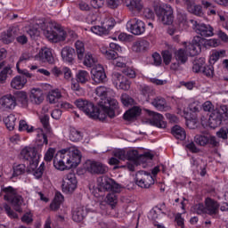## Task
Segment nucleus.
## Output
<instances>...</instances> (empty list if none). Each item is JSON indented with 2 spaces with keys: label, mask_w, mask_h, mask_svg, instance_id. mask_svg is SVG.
<instances>
[{
  "label": "nucleus",
  "mask_w": 228,
  "mask_h": 228,
  "mask_svg": "<svg viewBox=\"0 0 228 228\" xmlns=\"http://www.w3.org/2000/svg\"><path fill=\"white\" fill-rule=\"evenodd\" d=\"M96 97H94L98 107H95L92 102L78 99L75 102V106L93 118L104 122L106 118H115V111L118 110V102L115 99L108 98V89L106 86H98L95 89Z\"/></svg>",
  "instance_id": "f257e3e1"
},
{
  "label": "nucleus",
  "mask_w": 228,
  "mask_h": 228,
  "mask_svg": "<svg viewBox=\"0 0 228 228\" xmlns=\"http://www.w3.org/2000/svg\"><path fill=\"white\" fill-rule=\"evenodd\" d=\"M81 151L77 148L64 149L58 151L53 158V167L57 170L76 168L81 163Z\"/></svg>",
  "instance_id": "f03ea898"
},
{
  "label": "nucleus",
  "mask_w": 228,
  "mask_h": 228,
  "mask_svg": "<svg viewBox=\"0 0 228 228\" xmlns=\"http://www.w3.org/2000/svg\"><path fill=\"white\" fill-rule=\"evenodd\" d=\"M98 183V191H112L106 196V202L111 206V208H115L118 203V196L117 193L122 191V185L108 176L100 178Z\"/></svg>",
  "instance_id": "7ed1b4c3"
},
{
  "label": "nucleus",
  "mask_w": 228,
  "mask_h": 228,
  "mask_svg": "<svg viewBox=\"0 0 228 228\" xmlns=\"http://www.w3.org/2000/svg\"><path fill=\"white\" fill-rule=\"evenodd\" d=\"M44 36L50 42H63L67 38V32L56 23H48L46 28L43 30Z\"/></svg>",
  "instance_id": "20e7f679"
},
{
  "label": "nucleus",
  "mask_w": 228,
  "mask_h": 228,
  "mask_svg": "<svg viewBox=\"0 0 228 228\" xmlns=\"http://www.w3.org/2000/svg\"><path fill=\"white\" fill-rule=\"evenodd\" d=\"M2 192L5 193L4 195V200L11 202L12 208L18 213H22V204H24V199L19 193H17V189L12 186L4 187L2 189Z\"/></svg>",
  "instance_id": "39448f33"
},
{
  "label": "nucleus",
  "mask_w": 228,
  "mask_h": 228,
  "mask_svg": "<svg viewBox=\"0 0 228 228\" xmlns=\"http://www.w3.org/2000/svg\"><path fill=\"white\" fill-rule=\"evenodd\" d=\"M20 158L24 159V161H28L31 170H37L40 160V155L37 148L26 146L20 151Z\"/></svg>",
  "instance_id": "423d86ee"
},
{
  "label": "nucleus",
  "mask_w": 228,
  "mask_h": 228,
  "mask_svg": "<svg viewBox=\"0 0 228 228\" xmlns=\"http://www.w3.org/2000/svg\"><path fill=\"white\" fill-rule=\"evenodd\" d=\"M75 47L77 60L80 61H83L84 60V65L86 67H94V65H95L97 60L94 57V55H92V53H87L85 55V43L78 40L75 43Z\"/></svg>",
  "instance_id": "0eeeda50"
},
{
  "label": "nucleus",
  "mask_w": 228,
  "mask_h": 228,
  "mask_svg": "<svg viewBox=\"0 0 228 228\" xmlns=\"http://www.w3.org/2000/svg\"><path fill=\"white\" fill-rule=\"evenodd\" d=\"M155 12L159 20H161L162 24H166L167 26H170L172 22H174V10L170 5H163L157 7L155 9Z\"/></svg>",
  "instance_id": "6e6552de"
},
{
  "label": "nucleus",
  "mask_w": 228,
  "mask_h": 228,
  "mask_svg": "<svg viewBox=\"0 0 228 228\" xmlns=\"http://www.w3.org/2000/svg\"><path fill=\"white\" fill-rule=\"evenodd\" d=\"M115 27V20L113 18H107L102 22V26H93L90 29L94 35H110V29Z\"/></svg>",
  "instance_id": "1a4fd4ad"
},
{
  "label": "nucleus",
  "mask_w": 228,
  "mask_h": 228,
  "mask_svg": "<svg viewBox=\"0 0 228 228\" xmlns=\"http://www.w3.org/2000/svg\"><path fill=\"white\" fill-rule=\"evenodd\" d=\"M135 183L140 188H151L154 184V177L151 173L139 171L135 175Z\"/></svg>",
  "instance_id": "9d476101"
},
{
  "label": "nucleus",
  "mask_w": 228,
  "mask_h": 228,
  "mask_svg": "<svg viewBox=\"0 0 228 228\" xmlns=\"http://www.w3.org/2000/svg\"><path fill=\"white\" fill-rule=\"evenodd\" d=\"M62 191L63 193H73L74 190L77 188V179L74 173H69L62 180Z\"/></svg>",
  "instance_id": "9b49d317"
},
{
  "label": "nucleus",
  "mask_w": 228,
  "mask_h": 228,
  "mask_svg": "<svg viewBox=\"0 0 228 228\" xmlns=\"http://www.w3.org/2000/svg\"><path fill=\"white\" fill-rule=\"evenodd\" d=\"M126 29H128L132 35H143V33H145V22L136 18L131 19L126 23Z\"/></svg>",
  "instance_id": "f8f14e48"
},
{
  "label": "nucleus",
  "mask_w": 228,
  "mask_h": 228,
  "mask_svg": "<svg viewBox=\"0 0 228 228\" xmlns=\"http://www.w3.org/2000/svg\"><path fill=\"white\" fill-rule=\"evenodd\" d=\"M86 168L90 174H96L97 175L107 174L109 170L108 166L102 164V162L92 160L86 163Z\"/></svg>",
  "instance_id": "ddd939ff"
},
{
  "label": "nucleus",
  "mask_w": 228,
  "mask_h": 228,
  "mask_svg": "<svg viewBox=\"0 0 228 228\" xmlns=\"http://www.w3.org/2000/svg\"><path fill=\"white\" fill-rule=\"evenodd\" d=\"M91 77L95 85H101V83H106V72L102 65H98L93 68L91 70Z\"/></svg>",
  "instance_id": "4468645a"
},
{
  "label": "nucleus",
  "mask_w": 228,
  "mask_h": 228,
  "mask_svg": "<svg viewBox=\"0 0 228 228\" xmlns=\"http://www.w3.org/2000/svg\"><path fill=\"white\" fill-rule=\"evenodd\" d=\"M147 113L151 117L150 119L151 126H155V127H159V129H165L167 127V122H165L163 115L149 110H147Z\"/></svg>",
  "instance_id": "2eb2a0df"
},
{
  "label": "nucleus",
  "mask_w": 228,
  "mask_h": 228,
  "mask_svg": "<svg viewBox=\"0 0 228 228\" xmlns=\"http://www.w3.org/2000/svg\"><path fill=\"white\" fill-rule=\"evenodd\" d=\"M202 40V37L196 36L192 39L191 43H189L186 46V51L189 52L190 56H197L202 49V46L200 45V42Z\"/></svg>",
  "instance_id": "dca6fc26"
},
{
  "label": "nucleus",
  "mask_w": 228,
  "mask_h": 228,
  "mask_svg": "<svg viewBox=\"0 0 228 228\" xmlns=\"http://www.w3.org/2000/svg\"><path fill=\"white\" fill-rule=\"evenodd\" d=\"M204 202L207 215H209L210 216H215V215H218V211L220 209V204L218 203V201L211 198H207Z\"/></svg>",
  "instance_id": "f3484780"
},
{
  "label": "nucleus",
  "mask_w": 228,
  "mask_h": 228,
  "mask_svg": "<svg viewBox=\"0 0 228 228\" xmlns=\"http://www.w3.org/2000/svg\"><path fill=\"white\" fill-rule=\"evenodd\" d=\"M17 106V98L12 94L0 98V108L3 110H13Z\"/></svg>",
  "instance_id": "a211bd4d"
},
{
  "label": "nucleus",
  "mask_w": 228,
  "mask_h": 228,
  "mask_svg": "<svg viewBox=\"0 0 228 228\" xmlns=\"http://www.w3.org/2000/svg\"><path fill=\"white\" fill-rule=\"evenodd\" d=\"M191 22L193 24V26H196V32L198 35H200V37H213V28L211 26L204 23L198 24L197 21L193 20H191Z\"/></svg>",
  "instance_id": "6ab92c4d"
},
{
  "label": "nucleus",
  "mask_w": 228,
  "mask_h": 228,
  "mask_svg": "<svg viewBox=\"0 0 228 228\" xmlns=\"http://www.w3.org/2000/svg\"><path fill=\"white\" fill-rule=\"evenodd\" d=\"M39 61H43V63H50L53 65L54 63V57H53V52L49 48L41 49L38 54L36 56Z\"/></svg>",
  "instance_id": "aec40b11"
},
{
  "label": "nucleus",
  "mask_w": 228,
  "mask_h": 228,
  "mask_svg": "<svg viewBox=\"0 0 228 228\" xmlns=\"http://www.w3.org/2000/svg\"><path fill=\"white\" fill-rule=\"evenodd\" d=\"M223 118L224 116L220 111L214 110L211 112L208 118L209 126L212 127V129H216V127H218V126L222 125Z\"/></svg>",
  "instance_id": "412c9836"
},
{
  "label": "nucleus",
  "mask_w": 228,
  "mask_h": 228,
  "mask_svg": "<svg viewBox=\"0 0 228 228\" xmlns=\"http://www.w3.org/2000/svg\"><path fill=\"white\" fill-rule=\"evenodd\" d=\"M17 36V28L10 27L6 32H3L0 40L4 44H12L13 40H15V37Z\"/></svg>",
  "instance_id": "4be33fe9"
},
{
  "label": "nucleus",
  "mask_w": 228,
  "mask_h": 228,
  "mask_svg": "<svg viewBox=\"0 0 228 228\" xmlns=\"http://www.w3.org/2000/svg\"><path fill=\"white\" fill-rule=\"evenodd\" d=\"M61 54L63 61L72 63L74 61V56H76V50L70 46H65L62 48Z\"/></svg>",
  "instance_id": "5701e85b"
},
{
  "label": "nucleus",
  "mask_w": 228,
  "mask_h": 228,
  "mask_svg": "<svg viewBox=\"0 0 228 228\" xmlns=\"http://www.w3.org/2000/svg\"><path fill=\"white\" fill-rule=\"evenodd\" d=\"M86 208L85 207H77L72 211V220L74 222H83L86 218Z\"/></svg>",
  "instance_id": "b1692460"
},
{
  "label": "nucleus",
  "mask_w": 228,
  "mask_h": 228,
  "mask_svg": "<svg viewBox=\"0 0 228 228\" xmlns=\"http://www.w3.org/2000/svg\"><path fill=\"white\" fill-rule=\"evenodd\" d=\"M150 43L145 39L136 41L132 45V51L134 53H145L149 49Z\"/></svg>",
  "instance_id": "393cba45"
},
{
  "label": "nucleus",
  "mask_w": 228,
  "mask_h": 228,
  "mask_svg": "<svg viewBox=\"0 0 228 228\" xmlns=\"http://www.w3.org/2000/svg\"><path fill=\"white\" fill-rule=\"evenodd\" d=\"M26 83H28V78H26L24 76L19 75L12 78L11 81V86L15 90H21V88H24L26 86Z\"/></svg>",
  "instance_id": "a878e982"
},
{
  "label": "nucleus",
  "mask_w": 228,
  "mask_h": 228,
  "mask_svg": "<svg viewBox=\"0 0 228 228\" xmlns=\"http://www.w3.org/2000/svg\"><path fill=\"white\" fill-rule=\"evenodd\" d=\"M30 101L33 104H42L44 102V93L40 88L31 90Z\"/></svg>",
  "instance_id": "bb28decb"
},
{
  "label": "nucleus",
  "mask_w": 228,
  "mask_h": 228,
  "mask_svg": "<svg viewBox=\"0 0 228 228\" xmlns=\"http://www.w3.org/2000/svg\"><path fill=\"white\" fill-rule=\"evenodd\" d=\"M151 104H152L156 110H159V111H163V110L167 108V100L161 96H157L151 99Z\"/></svg>",
  "instance_id": "cd10ccee"
},
{
  "label": "nucleus",
  "mask_w": 228,
  "mask_h": 228,
  "mask_svg": "<svg viewBox=\"0 0 228 228\" xmlns=\"http://www.w3.org/2000/svg\"><path fill=\"white\" fill-rule=\"evenodd\" d=\"M141 113L142 109H140V107H134L124 114L123 118L125 120H133V118H136V117H139Z\"/></svg>",
  "instance_id": "c85d7f7f"
},
{
  "label": "nucleus",
  "mask_w": 228,
  "mask_h": 228,
  "mask_svg": "<svg viewBox=\"0 0 228 228\" xmlns=\"http://www.w3.org/2000/svg\"><path fill=\"white\" fill-rule=\"evenodd\" d=\"M175 58L178 63L184 65V63L188 61V53H186V50L180 48L175 52Z\"/></svg>",
  "instance_id": "c756f323"
},
{
  "label": "nucleus",
  "mask_w": 228,
  "mask_h": 228,
  "mask_svg": "<svg viewBox=\"0 0 228 228\" xmlns=\"http://www.w3.org/2000/svg\"><path fill=\"white\" fill-rule=\"evenodd\" d=\"M171 133L176 140H186V131L183 129V127L175 125L173 126Z\"/></svg>",
  "instance_id": "7c9ffc66"
},
{
  "label": "nucleus",
  "mask_w": 228,
  "mask_h": 228,
  "mask_svg": "<svg viewBox=\"0 0 228 228\" xmlns=\"http://www.w3.org/2000/svg\"><path fill=\"white\" fill-rule=\"evenodd\" d=\"M37 142H38L39 145H47L49 141L47 140V134L44 132L42 128H37Z\"/></svg>",
  "instance_id": "2f4dec72"
},
{
  "label": "nucleus",
  "mask_w": 228,
  "mask_h": 228,
  "mask_svg": "<svg viewBox=\"0 0 228 228\" xmlns=\"http://www.w3.org/2000/svg\"><path fill=\"white\" fill-rule=\"evenodd\" d=\"M125 4L129 10H137L138 12L143 8L142 0H125Z\"/></svg>",
  "instance_id": "473e14b6"
},
{
  "label": "nucleus",
  "mask_w": 228,
  "mask_h": 228,
  "mask_svg": "<svg viewBox=\"0 0 228 228\" xmlns=\"http://www.w3.org/2000/svg\"><path fill=\"white\" fill-rule=\"evenodd\" d=\"M205 66H206V59L201 57L194 61V63L192 66V71L195 72L196 74H199V72L202 73Z\"/></svg>",
  "instance_id": "72a5a7b5"
},
{
  "label": "nucleus",
  "mask_w": 228,
  "mask_h": 228,
  "mask_svg": "<svg viewBox=\"0 0 228 228\" xmlns=\"http://www.w3.org/2000/svg\"><path fill=\"white\" fill-rule=\"evenodd\" d=\"M10 74H12V68L4 67V62H0V83H4Z\"/></svg>",
  "instance_id": "f704fd0d"
},
{
  "label": "nucleus",
  "mask_w": 228,
  "mask_h": 228,
  "mask_svg": "<svg viewBox=\"0 0 228 228\" xmlns=\"http://www.w3.org/2000/svg\"><path fill=\"white\" fill-rule=\"evenodd\" d=\"M141 94L143 95V98L146 100L147 102H151L152 101V96L154 95V91L151 86H144L141 89Z\"/></svg>",
  "instance_id": "c9c22d12"
},
{
  "label": "nucleus",
  "mask_w": 228,
  "mask_h": 228,
  "mask_svg": "<svg viewBox=\"0 0 228 228\" xmlns=\"http://www.w3.org/2000/svg\"><path fill=\"white\" fill-rule=\"evenodd\" d=\"M4 122L9 131H13V129H15V122H17V118L15 115L10 114L4 119Z\"/></svg>",
  "instance_id": "e433bc0d"
},
{
  "label": "nucleus",
  "mask_w": 228,
  "mask_h": 228,
  "mask_svg": "<svg viewBox=\"0 0 228 228\" xmlns=\"http://www.w3.org/2000/svg\"><path fill=\"white\" fill-rule=\"evenodd\" d=\"M61 97V93L59 90H53L47 95V99L50 104H56V102H58V100Z\"/></svg>",
  "instance_id": "4c0bfd02"
},
{
  "label": "nucleus",
  "mask_w": 228,
  "mask_h": 228,
  "mask_svg": "<svg viewBox=\"0 0 228 228\" xmlns=\"http://www.w3.org/2000/svg\"><path fill=\"white\" fill-rule=\"evenodd\" d=\"M88 79H90V74L86 70H79L77 74V81L81 83V85L88 83Z\"/></svg>",
  "instance_id": "58836bf2"
},
{
  "label": "nucleus",
  "mask_w": 228,
  "mask_h": 228,
  "mask_svg": "<svg viewBox=\"0 0 228 228\" xmlns=\"http://www.w3.org/2000/svg\"><path fill=\"white\" fill-rule=\"evenodd\" d=\"M188 12L192 13L193 15H197V17H202L204 15V12L202 11V6L200 5H190L188 7Z\"/></svg>",
  "instance_id": "ea45409f"
},
{
  "label": "nucleus",
  "mask_w": 228,
  "mask_h": 228,
  "mask_svg": "<svg viewBox=\"0 0 228 228\" xmlns=\"http://www.w3.org/2000/svg\"><path fill=\"white\" fill-rule=\"evenodd\" d=\"M194 140L197 145H200V147H205L209 143V136L208 135H196Z\"/></svg>",
  "instance_id": "a19ab883"
},
{
  "label": "nucleus",
  "mask_w": 228,
  "mask_h": 228,
  "mask_svg": "<svg viewBox=\"0 0 228 228\" xmlns=\"http://www.w3.org/2000/svg\"><path fill=\"white\" fill-rule=\"evenodd\" d=\"M83 138L81 132L76 128H71L69 131V140L71 142H79Z\"/></svg>",
  "instance_id": "79ce46f5"
},
{
  "label": "nucleus",
  "mask_w": 228,
  "mask_h": 228,
  "mask_svg": "<svg viewBox=\"0 0 228 228\" xmlns=\"http://www.w3.org/2000/svg\"><path fill=\"white\" fill-rule=\"evenodd\" d=\"M16 102H21L22 106H28V94L24 91H19L16 94Z\"/></svg>",
  "instance_id": "37998d69"
},
{
  "label": "nucleus",
  "mask_w": 228,
  "mask_h": 228,
  "mask_svg": "<svg viewBox=\"0 0 228 228\" xmlns=\"http://www.w3.org/2000/svg\"><path fill=\"white\" fill-rule=\"evenodd\" d=\"M26 173V165L20 164L16 167H13V174L12 177H19V175H22V174Z\"/></svg>",
  "instance_id": "c03bdc74"
},
{
  "label": "nucleus",
  "mask_w": 228,
  "mask_h": 228,
  "mask_svg": "<svg viewBox=\"0 0 228 228\" xmlns=\"http://www.w3.org/2000/svg\"><path fill=\"white\" fill-rule=\"evenodd\" d=\"M120 99L122 104L126 107L133 106V104H134V99H133V97L129 96L127 94H123Z\"/></svg>",
  "instance_id": "a18cd8bd"
},
{
  "label": "nucleus",
  "mask_w": 228,
  "mask_h": 228,
  "mask_svg": "<svg viewBox=\"0 0 228 228\" xmlns=\"http://www.w3.org/2000/svg\"><path fill=\"white\" fill-rule=\"evenodd\" d=\"M176 20L180 28H183V26H186V24H188V17L184 12H178Z\"/></svg>",
  "instance_id": "49530a36"
},
{
  "label": "nucleus",
  "mask_w": 228,
  "mask_h": 228,
  "mask_svg": "<svg viewBox=\"0 0 228 228\" xmlns=\"http://www.w3.org/2000/svg\"><path fill=\"white\" fill-rule=\"evenodd\" d=\"M193 213L196 215H207L204 203H198L192 207Z\"/></svg>",
  "instance_id": "de8ad7c7"
},
{
  "label": "nucleus",
  "mask_w": 228,
  "mask_h": 228,
  "mask_svg": "<svg viewBox=\"0 0 228 228\" xmlns=\"http://www.w3.org/2000/svg\"><path fill=\"white\" fill-rule=\"evenodd\" d=\"M201 74H203V76H206L207 77H213L215 74V68L211 64H205V67L203 68V71H201Z\"/></svg>",
  "instance_id": "09e8293b"
},
{
  "label": "nucleus",
  "mask_w": 228,
  "mask_h": 228,
  "mask_svg": "<svg viewBox=\"0 0 228 228\" xmlns=\"http://www.w3.org/2000/svg\"><path fill=\"white\" fill-rule=\"evenodd\" d=\"M79 81H72L71 82V90H73V92H75V94L77 95H83V94L85 93V91L83 90V88H81V86H79Z\"/></svg>",
  "instance_id": "8fccbe9b"
},
{
  "label": "nucleus",
  "mask_w": 228,
  "mask_h": 228,
  "mask_svg": "<svg viewBox=\"0 0 228 228\" xmlns=\"http://www.w3.org/2000/svg\"><path fill=\"white\" fill-rule=\"evenodd\" d=\"M139 159L140 155L138 154V151L130 150L126 152V159H128V161H138Z\"/></svg>",
  "instance_id": "3c124183"
},
{
  "label": "nucleus",
  "mask_w": 228,
  "mask_h": 228,
  "mask_svg": "<svg viewBox=\"0 0 228 228\" xmlns=\"http://www.w3.org/2000/svg\"><path fill=\"white\" fill-rule=\"evenodd\" d=\"M19 131H27V133H33L35 127L29 126L25 120H20L19 124Z\"/></svg>",
  "instance_id": "603ef678"
},
{
  "label": "nucleus",
  "mask_w": 228,
  "mask_h": 228,
  "mask_svg": "<svg viewBox=\"0 0 228 228\" xmlns=\"http://www.w3.org/2000/svg\"><path fill=\"white\" fill-rule=\"evenodd\" d=\"M122 73L130 79H134V77H136V71L131 67H125L122 69Z\"/></svg>",
  "instance_id": "864d4df0"
},
{
  "label": "nucleus",
  "mask_w": 228,
  "mask_h": 228,
  "mask_svg": "<svg viewBox=\"0 0 228 228\" xmlns=\"http://www.w3.org/2000/svg\"><path fill=\"white\" fill-rule=\"evenodd\" d=\"M40 122L46 133H49L51 131V125L49 124V116L44 115L40 118Z\"/></svg>",
  "instance_id": "5fc2aeb1"
},
{
  "label": "nucleus",
  "mask_w": 228,
  "mask_h": 228,
  "mask_svg": "<svg viewBox=\"0 0 228 228\" xmlns=\"http://www.w3.org/2000/svg\"><path fill=\"white\" fill-rule=\"evenodd\" d=\"M200 110H202V104L199 102H192L189 104V110L191 111V113H199Z\"/></svg>",
  "instance_id": "6e6d98bb"
},
{
  "label": "nucleus",
  "mask_w": 228,
  "mask_h": 228,
  "mask_svg": "<svg viewBox=\"0 0 228 228\" xmlns=\"http://www.w3.org/2000/svg\"><path fill=\"white\" fill-rule=\"evenodd\" d=\"M56 152V149L54 148H49L45 154V161L51 162L53 161V159H54V154Z\"/></svg>",
  "instance_id": "4d7b16f0"
},
{
  "label": "nucleus",
  "mask_w": 228,
  "mask_h": 228,
  "mask_svg": "<svg viewBox=\"0 0 228 228\" xmlns=\"http://www.w3.org/2000/svg\"><path fill=\"white\" fill-rule=\"evenodd\" d=\"M217 138H222V140H227L228 138V127L224 126L216 132Z\"/></svg>",
  "instance_id": "13d9d810"
},
{
  "label": "nucleus",
  "mask_w": 228,
  "mask_h": 228,
  "mask_svg": "<svg viewBox=\"0 0 228 228\" xmlns=\"http://www.w3.org/2000/svg\"><path fill=\"white\" fill-rule=\"evenodd\" d=\"M162 58L165 65H170V61H172V53H170L168 50L163 51Z\"/></svg>",
  "instance_id": "bf43d9fd"
},
{
  "label": "nucleus",
  "mask_w": 228,
  "mask_h": 228,
  "mask_svg": "<svg viewBox=\"0 0 228 228\" xmlns=\"http://www.w3.org/2000/svg\"><path fill=\"white\" fill-rule=\"evenodd\" d=\"M45 171V164L43 162L39 167L34 172V175L36 179H41L42 175H44V172Z\"/></svg>",
  "instance_id": "052dcab7"
},
{
  "label": "nucleus",
  "mask_w": 228,
  "mask_h": 228,
  "mask_svg": "<svg viewBox=\"0 0 228 228\" xmlns=\"http://www.w3.org/2000/svg\"><path fill=\"white\" fill-rule=\"evenodd\" d=\"M105 56L107 60H117L118 58V53L115 50H107L105 51Z\"/></svg>",
  "instance_id": "680f3d73"
},
{
  "label": "nucleus",
  "mask_w": 228,
  "mask_h": 228,
  "mask_svg": "<svg viewBox=\"0 0 228 228\" xmlns=\"http://www.w3.org/2000/svg\"><path fill=\"white\" fill-rule=\"evenodd\" d=\"M118 87L120 90H129L131 88V82L125 77L119 82Z\"/></svg>",
  "instance_id": "e2e57ef3"
},
{
  "label": "nucleus",
  "mask_w": 228,
  "mask_h": 228,
  "mask_svg": "<svg viewBox=\"0 0 228 228\" xmlns=\"http://www.w3.org/2000/svg\"><path fill=\"white\" fill-rule=\"evenodd\" d=\"M114 158L121 159V161H126V153L124 150H117L116 151H114Z\"/></svg>",
  "instance_id": "0e129e2a"
},
{
  "label": "nucleus",
  "mask_w": 228,
  "mask_h": 228,
  "mask_svg": "<svg viewBox=\"0 0 228 228\" xmlns=\"http://www.w3.org/2000/svg\"><path fill=\"white\" fill-rule=\"evenodd\" d=\"M113 65L119 67L120 69H126V62L123 58L118 57L112 61Z\"/></svg>",
  "instance_id": "69168bd1"
},
{
  "label": "nucleus",
  "mask_w": 228,
  "mask_h": 228,
  "mask_svg": "<svg viewBox=\"0 0 228 228\" xmlns=\"http://www.w3.org/2000/svg\"><path fill=\"white\" fill-rule=\"evenodd\" d=\"M186 149H188L191 152L197 154V152H199L200 150H199V148H197V146L195 145V142H191L186 144Z\"/></svg>",
  "instance_id": "338daca9"
},
{
  "label": "nucleus",
  "mask_w": 228,
  "mask_h": 228,
  "mask_svg": "<svg viewBox=\"0 0 228 228\" xmlns=\"http://www.w3.org/2000/svg\"><path fill=\"white\" fill-rule=\"evenodd\" d=\"M152 58L154 61V65H156L157 67H159V65H161L162 63V59H161V55H159V53H155L152 54Z\"/></svg>",
  "instance_id": "774afa93"
}]
</instances>
